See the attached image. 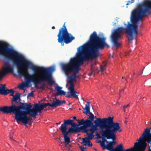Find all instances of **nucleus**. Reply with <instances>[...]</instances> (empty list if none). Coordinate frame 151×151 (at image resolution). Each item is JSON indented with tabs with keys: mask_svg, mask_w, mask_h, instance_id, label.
Segmentation results:
<instances>
[{
	"mask_svg": "<svg viewBox=\"0 0 151 151\" xmlns=\"http://www.w3.org/2000/svg\"><path fill=\"white\" fill-rule=\"evenodd\" d=\"M27 83L25 82H23L20 84L19 86V88L21 90L24 89V88L27 86Z\"/></svg>",
	"mask_w": 151,
	"mask_h": 151,
	"instance_id": "obj_27",
	"label": "nucleus"
},
{
	"mask_svg": "<svg viewBox=\"0 0 151 151\" xmlns=\"http://www.w3.org/2000/svg\"><path fill=\"white\" fill-rule=\"evenodd\" d=\"M81 99L82 100H83V101H84V99H83V98L82 97V98H81Z\"/></svg>",
	"mask_w": 151,
	"mask_h": 151,
	"instance_id": "obj_49",
	"label": "nucleus"
},
{
	"mask_svg": "<svg viewBox=\"0 0 151 151\" xmlns=\"http://www.w3.org/2000/svg\"><path fill=\"white\" fill-rule=\"evenodd\" d=\"M102 142V141L100 140H98V142L100 143V144H101V143Z\"/></svg>",
	"mask_w": 151,
	"mask_h": 151,
	"instance_id": "obj_42",
	"label": "nucleus"
},
{
	"mask_svg": "<svg viewBox=\"0 0 151 151\" xmlns=\"http://www.w3.org/2000/svg\"><path fill=\"white\" fill-rule=\"evenodd\" d=\"M61 122H60L58 123H56V125H58V124H60L61 123Z\"/></svg>",
	"mask_w": 151,
	"mask_h": 151,
	"instance_id": "obj_43",
	"label": "nucleus"
},
{
	"mask_svg": "<svg viewBox=\"0 0 151 151\" xmlns=\"http://www.w3.org/2000/svg\"><path fill=\"white\" fill-rule=\"evenodd\" d=\"M79 110H80H80H81V109L80 108H79Z\"/></svg>",
	"mask_w": 151,
	"mask_h": 151,
	"instance_id": "obj_53",
	"label": "nucleus"
},
{
	"mask_svg": "<svg viewBox=\"0 0 151 151\" xmlns=\"http://www.w3.org/2000/svg\"><path fill=\"white\" fill-rule=\"evenodd\" d=\"M148 129H151V121L150 122V127Z\"/></svg>",
	"mask_w": 151,
	"mask_h": 151,
	"instance_id": "obj_45",
	"label": "nucleus"
},
{
	"mask_svg": "<svg viewBox=\"0 0 151 151\" xmlns=\"http://www.w3.org/2000/svg\"><path fill=\"white\" fill-rule=\"evenodd\" d=\"M18 107H13L12 106V108H10L8 111V113H11L13 112L14 114L15 118V119L16 120L17 122L19 123L20 122H21L23 124H28V122L29 121L31 120L32 118H30L29 117L27 116L29 119V120L27 121V123L24 122L22 120V118L21 117L18 118V115H19L18 109L17 108Z\"/></svg>",
	"mask_w": 151,
	"mask_h": 151,
	"instance_id": "obj_12",
	"label": "nucleus"
},
{
	"mask_svg": "<svg viewBox=\"0 0 151 151\" xmlns=\"http://www.w3.org/2000/svg\"><path fill=\"white\" fill-rule=\"evenodd\" d=\"M56 101H53L55 108L58 106H60L63 104H65L66 103V101L65 100H60L56 99Z\"/></svg>",
	"mask_w": 151,
	"mask_h": 151,
	"instance_id": "obj_19",
	"label": "nucleus"
},
{
	"mask_svg": "<svg viewBox=\"0 0 151 151\" xmlns=\"http://www.w3.org/2000/svg\"><path fill=\"white\" fill-rule=\"evenodd\" d=\"M87 145L84 144L82 145L79 146V147L80 148L81 151H85V150L86 149Z\"/></svg>",
	"mask_w": 151,
	"mask_h": 151,
	"instance_id": "obj_30",
	"label": "nucleus"
},
{
	"mask_svg": "<svg viewBox=\"0 0 151 151\" xmlns=\"http://www.w3.org/2000/svg\"><path fill=\"white\" fill-rule=\"evenodd\" d=\"M114 122L113 117H109L107 118L101 119L100 118L97 119L94 122L95 125H91L89 127L91 128L88 130L91 133L94 134L95 132L98 130L97 127H100V133L103 137V133L106 130L108 129L110 126Z\"/></svg>",
	"mask_w": 151,
	"mask_h": 151,
	"instance_id": "obj_7",
	"label": "nucleus"
},
{
	"mask_svg": "<svg viewBox=\"0 0 151 151\" xmlns=\"http://www.w3.org/2000/svg\"><path fill=\"white\" fill-rule=\"evenodd\" d=\"M13 92L12 89H8L7 88H6L5 84H1V87H0V94L6 95L9 93H11V95H12Z\"/></svg>",
	"mask_w": 151,
	"mask_h": 151,
	"instance_id": "obj_15",
	"label": "nucleus"
},
{
	"mask_svg": "<svg viewBox=\"0 0 151 151\" xmlns=\"http://www.w3.org/2000/svg\"><path fill=\"white\" fill-rule=\"evenodd\" d=\"M151 130L148 129L147 128H146L142 135V136L139 139H137L138 142L135 143V146L137 145V148L139 147H142L146 149L147 145L146 142H147L150 144L149 146L151 147L150 149H151Z\"/></svg>",
	"mask_w": 151,
	"mask_h": 151,
	"instance_id": "obj_10",
	"label": "nucleus"
},
{
	"mask_svg": "<svg viewBox=\"0 0 151 151\" xmlns=\"http://www.w3.org/2000/svg\"><path fill=\"white\" fill-rule=\"evenodd\" d=\"M122 131V129L120 126L119 123L117 122H113L109 129L106 130L103 133V137H106L107 139H111L112 141H110L107 144V147L109 148L110 151H134L135 149H137V145L135 146L134 144L133 147L124 150L122 144L117 145L115 148H113V145L116 144L115 140L116 138V133L120 132Z\"/></svg>",
	"mask_w": 151,
	"mask_h": 151,
	"instance_id": "obj_4",
	"label": "nucleus"
},
{
	"mask_svg": "<svg viewBox=\"0 0 151 151\" xmlns=\"http://www.w3.org/2000/svg\"><path fill=\"white\" fill-rule=\"evenodd\" d=\"M87 128H86V129H83V127H81V129L83 130L85 133H86L87 136L85 137L84 138H82L81 139H85V140H87V139H89V140H91L94 137V135L93 134L91 133H88V132L89 131L88 129H87Z\"/></svg>",
	"mask_w": 151,
	"mask_h": 151,
	"instance_id": "obj_17",
	"label": "nucleus"
},
{
	"mask_svg": "<svg viewBox=\"0 0 151 151\" xmlns=\"http://www.w3.org/2000/svg\"><path fill=\"white\" fill-rule=\"evenodd\" d=\"M6 58L9 60H12L13 62V65L16 66L17 70V73L18 75L21 77H24L27 83L29 84L31 82H33L35 85V88L37 89H40V87H39L38 84L41 83L42 82L39 81V80L37 79L36 76V73L30 74L29 73V70L27 69V68L26 67L24 68L21 66L20 64H19L17 60H15L13 58H10L9 55L4 56Z\"/></svg>",
	"mask_w": 151,
	"mask_h": 151,
	"instance_id": "obj_6",
	"label": "nucleus"
},
{
	"mask_svg": "<svg viewBox=\"0 0 151 151\" xmlns=\"http://www.w3.org/2000/svg\"><path fill=\"white\" fill-rule=\"evenodd\" d=\"M106 40V37H100L96 32H93L90 36L89 41L83 47L80 46L78 48L79 53L77 58H71L68 62L63 63L79 72L80 67L84 61L93 59L98 57L99 50L104 49L105 46L110 47Z\"/></svg>",
	"mask_w": 151,
	"mask_h": 151,
	"instance_id": "obj_1",
	"label": "nucleus"
},
{
	"mask_svg": "<svg viewBox=\"0 0 151 151\" xmlns=\"http://www.w3.org/2000/svg\"><path fill=\"white\" fill-rule=\"evenodd\" d=\"M58 37V42L61 44L62 46L64 45V42L68 44L75 39V37L70 33L68 32L65 25V23L63 25L62 27L59 29Z\"/></svg>",
	"mask_w": 151,
	"mask_h": 151,
	"instance_id": "obj_8",
	"label": "nucleus"
},
{
	"mask_svg": "<svg viewBox=\"0 0 151 151\" xmlns=\"http://www.w3.org/2000/svg\"><path fill=\"white\" fill-rule=\"evenodd\" d=\"M60 130L61 132L63 135L64 136H68L69 134L70 133V132H69V130L68 131H66L67 129V128H66V130H65V131H63L62 128H60Z\"/></svg>",
	"mask_w": 151,
	"mask_h": 151,
	"instance_id": "obj_26",
	"label": "nucleus"
},
{
	"mask_svg": "<svg viewBox=\"0 0 151 151\" xmlns=\"http://www.w3.org/2000/svg\"><path fill=\"white\" fill-rule=\"evenodd\" d=\"M96 135L97 137V138L100 139L101 138V137L100 136V134L98 133V131H96L95 132Z\"/></svg>",
	"mask_w": 151,
	"mask_h": 151,
	"instance_id": "obj_33",
	"label": "nucleus"
},
{
	"mask_svg": "<svg viewBox=\"0 0 151 151\" xmlns=\"http://www.w3.org/2000/svg\"><path fill=\"white\" fill-rule=\"evenodd\" d=\"M13 93L12 95H11L12 93H10V96H13V98L12 99V102H14V101H16L18 100H19V101L21 100V99L20 98V94L18 93H16V94L15 95H14V93L15 92V91L13 90Z\"/></svg>",
	"mask_w": 151,
	"mask_h": 151,
	"instance_id": "obj_18",
	"label": "nucleus"
},
{
	"mask_svg": "<svg viewBox=\"0 0 151 151\" xmlns=\"http://www.w3.org/2000/svg\"><path fill=\"white\" fill-rule=\"evenodd\" d=\"M145 149L143 147H139L136 149L134 150V151H145ZM148 151H151V149H150V146L149 147Z\"/></svg>",
	"mask_w": 151,
	"mask_h": 151,
	"instance_id": "obj_25",
	"label": "nucleus"
},
{
	"mask_svg": "<svg viewBox=\"0 0 151 151\" xmlns=\"http://www.w3.org/2000/svg\"><path fill=\"white\" fill-rule=\"evenodd\" d=\"M122 91H124V89H122L120 91V92H121Z\"/></svg>",
	"mask_w": 151,
	"mask_h": 151,
	"instance_id": "obj_48",
	"label": "nucleus"
},
{
	"mask_svg": "<svg viewBox=\"0 0 151 151\" xmlns=\"http://www.w3.org/2000/svg\"><path fill=\"white\" fill-rule=\"evenodd\" d=\"M45 87V85L44 83H43L42 84L41 86L40 87V88H42V89H44Z\"/></svg>",
	"mask_w": 151,
	"mask_h": 151,
	"instance_id": "obj_38",
	"label": "nucleus"
},
{
	"mask_svg": "<svg viewBox=\"0 0 151 151\" xmlns=\"http://www.w3.org/2000/svg\"><path fill=\"white\" fill-rule=\"evenodd\" d=\"M47 106H49L53 108H55L53 101L52 102V104H50V103H47Z\"/></svg>",
	"mask_w": 151,
	"mask_h": 151,
	"instance_id": "obj_32",
	"label": "nucleus"
},
{
	"mask_svg": "<svg viewBox=\"0 0 151 151\" xmlns=\"http://www.w3.org/2000/svg\"><path fill=\"white\" fill-rule=\"evenodd\" d=\"M46 69L48 70L49 73H51V74L52 72L55 71V67L53 66L50 67L49 68H46Z\"/></svg>",
	"mask_w": 151,
	"mask_h": 151,
	"instance_id": "obj_31",
	"label": "nucleus"
},
{
	"mask_svg": "<svg viewBox=\"0 0 151 151\" xmlns=\"http://www.w3.org/2000/svg\"><path fill=\"white\" fill-rule=\"evenodd\" d=\"M3 77H2V76L0 74V80L2 79L3 78Z\"/></svg>",
	"mask_w": 151,
	"mask_h": 151,
	"instance_id": "obj_44",
	"label": "nucleus"
},
{
	"mask_svg": "<svg viewBox=\"0 0 151 151\" xmlns=\"http://www.w3.org/2000/svg\"><path fill=\"white\" fill-rule=\"evenodd\" d=\"M64 137L65 143V146L67 147V145L69 144L70 142V139L68 136H64Z\"/></svg>",
	"mask_w": 151,
	"mask_h": 151,
	"instance_id": "obj_24",
	"label": "nucleus"
},
{
	"mask_svg": "<svg viewBox=\"0 0 151 151\" xmlns=\"http://www.w3.org/2000/svg\"><path fill=\"white\" fill-rule=\"evenodd\" d=\"M62 88V87L59 86H57V87L55 88V89L58 91V92L56 93V95H66L65 92L63 90H61Z\"/></svg>",
	"mask_w": 151,
	"mask_h": 151,
	"instance_id": "obj_20",
	"label": "nucleus"
},
{
	"mask_svg": "<svg viewBox=\"0 0 151 151\" xmlns=\"http://www.w3.org/2000/svg\"><path fill=\"white\" fill-rule=\"evenodd\" d=\"M135 74V73L134 72L133 73V75H134Z\"/></svg>",
	"mask_w": 151,
	"mask_h": 151,
	"instance_id": "obj_51",
	"label": "nucleus"
},
{
	"mask_svg": "<svg viewBox=\"0 0 151 151\" xmlns=\"http://www.w3.org/2000/svg\"><path fill=\"white\" fill-rule=\"evenodd\" d=\"M86 102L87 104H86L85 107L84 108H83L84 109L86 110V111H84L83 113L86 114H89L90 115V116L86 120L83 119L81 120H77L80 125H83V126L81 127H83L84 129H86V128H89L91 126V125H93V121L94 119L96 118V117L94 116V115L90 111V102L87 101Z\"/></svg>",
	"mask_w": 151,
	"mask_h": 151,
	"instance_id": "obj_9",
	"label": "nucleus"
},
{
	"mask_svg": "<svg viewBox=\"0 0 151 151\" xmlns=\"http://www.w3.org/2000/svg\"><path fill=\"white\" fill-rule=\"evenodd\" d=\"M70 104H70H70H69V105H70Z\"/></svg>",
	"mask_w": 151,
	"mask_h": 151,
	"instance_id": "obj_57",
	"label": "nucleus"
},
{
	"mask_svg": "<svg viewBox=\"0 0 151 151\" xmlns=\"http://www.w3.org/2000/svg\"><path fill=\"white\" fill-rule=\"evenodd\" d=\"M61 67L62 70L67 76L72 73H73L72 75L68 77L67 82H73V80L78 77V76L77 74L79 71H76L75 70L72 69L71 67L63 63L61 64Z\"/></svg>",
	"mask_w": 151,
	"mask_h": 151,
	"instance_id": "obj_11",
	"label": "nucleus"
},
{
	"mask_svg": "<svg viewBox=\"0 0 151 151\" xmlns=\"http://www.w3.org/2000/svg\"><path fill=\"white\" fill-rule=\"evenodd\" d=\"M134 0H131V1H127V3L126 4V5H129L132 3H134Z\"/></svg>",
	"mask_w": 151,
	"mask_h": 151,
	"instance_id": "obj_34",
	"label": "nucleus"
},
{
	"mask_svg": "<svg viewBox=\"0 0 151 151\" xmlns=\"http://www.w3.org/2000/svg\"><path fill=\"white\" fill-rule=\"evenodd\" d=\"M125 122V123H127V122Z\"/></svg>",
	"mask_w": 151,
	"mask_h": 151,
	"instance_id": "obj_56",
	"label": "nucleus"
},
{
	"mask_svg": "<svg viewBox=\"0 0 151 151\" xmlns=\"http://www.w3.org/2000/svg\"><path fill=\"white\" fill-rule=\"evenodd\" d=\"M9 55L10 58H13L20 64L21 66L26 68H27L29 70L30 68L35 72H37L40 73L36 75V77L39 81L42 83L48 81L51 85L54 84V81L52 79V75L49 73V71L46 68L35 65L32 63L22 57L17 52L9 47L8 44L6 42L0 41V56Z\"/></svg>",
	"mask_w": 151,
	"mask_h": 151,
	"instance_id": "obj_3",
	"label": "nucleus"
},
{
	"mask_svg": "<svg viewBox=\"0 0 151 151\" xmlns=\"http://www.w3.org/2000/svg\"><path fill=\"white\" fill-rule=\"evenodd\" d=\"M68 83H70V95H66L65 96L68 98H70L71 97H73V98H76L78 100L79 99L78 98V96L76 94V93L77 94L78 93L76 92L74 90V85L73 84V82ZM68 93H69V92H68Z\"/></svg>",
	"mask_w": 151,
	"mask_h": 151,
	"instance_id": "obj_14",
	"label": "nucleus"
},
{
	"mask_svg": "<svg viewBox=\"0 0 151 151\" xmlns=\"http://www.w3.org/2000/svg\"><path fill=\"white\" fill-rule=\"evenodd\" d=\"M26 145H25V147H26Z\"/></svg>",
	"mask_w": 151,
	"mask_h": 151,
	"instance_id": "obj_55",
	"label": "nucleus"
},
{
	"mask_svg": "<svg viewBox=\"0 0 151 151\" xmlns=\"http://www.w3.org/2000/svg\"><path fill=\"white\" fill-rule=\"evenodd\" d=\"M72 120H73L70 119L65 120L64 121L63 123L62 124L60 128H62L63 131H65L66 128H67V126L68 125H70L72 124Z\"/></svg>",
	"mask_w": 151,
	"mask_h": 151,
	"instance_id": "obj_16",
	"label": "nucleus"
},
{
	"mask_svg": "<svg viewBox=\"0 0 151 151\" xmlns=\"http://www.w3.org/2000/svg\"><path fill=\"white\" fill-rule=\"evenodd\" d=\"M13 68L11 66V65L8 63H5L0 70V74L4 77L8 73L12 72Z\"/></svg>",
	"mask_w": 151,
	"mask_h": 151,
	"instance_id": "obj_13",
	"label": "nucleus"
},
{
	"mask_svg": "<svg viewBox=\"0 0 151 151\" xmlns=\"http://www.w3.org/2000/svg\"><path fill=\"white\" fill-rule=\"evenodd\" d=\"M70 125L72 126V127L73 128H75V127H76L77 124L73 123V120H72V124H70Z\"/></svg>",
	"mask_w": 151,
	"mask_h": 151,
	"instance_id": "obj_36",
	"label": "nucleus"
},
{
	"mask_svg": "<svg viewBox=\"0 0 151 151\" xmlns=\"http://www.w3.org/2000/svg\"><path fill=\"white\" fill-rule=\"evenodd\" d=\"M94 150H95V151H97V149H96V148H94Z\"/></svg>",
	"mask_w": 151,
	"mask_h": 151,
	"instance_id": "obj_50",
	"label": "nucleus"
},
{
	"mask_svg": "<svg viewBox=\"0 0 151 151\" xmlns=\"http://www.w3.org/2000/svg\"><path fill=\"white\" fill-rule=\"evenodd\" d=\"M104 137H103V138H102L103 141L102 142H105L106 141L107 143H108V142L107 141V140L106 139H104Z\"/></svg>",
	"mask_w": 151,
	"mask_h": 151,
	"instance_id": "obj_40",
	"label": "nucleus"
},
{
	"mask_svg": "<svg viewBox=\"0 0 151 151\" xmlns=\"http://www.w3.org/2000/svg\"><path fill=\"white\" fill-rule=\"evenodd\" d=\"M69 146H70V147H71V146L70 145H69Z\"/></svg>",
	"mask_w": 151,
	"mask_h": 151,
	"instance_id": "obj_52",
	"label": "nucleus"
},
{
	"mask_svg": "<svg viewBox=\"0 0 151 151\" xmlns=\"http://www.w3.org/2000/svg\"><path fill=\"white\" fill-rule=\"evenodd\" d=\"M129 104H128L127 105H124V106H123V111H124V112H125V109H126V108H127V107H129Z\"/></svg>",
	"mask_w": 151,
	"mask_h": 151,
	"instance_id": "obj_37",
	"label": "nucleus"
},
{
	"mask_svg": "<svg viewBox=\"0 0 151 151\" xmlns=\"http://www.w3.org/2000/svg\"><path fill=\"white\" fill-rule=\"evenodd\" d=\"M28 95L29 96H33V91H32L31 92L29 93Z\"/></svg>",
	"mask_w": 151,
	"mask_h": 151,
	"instance_id": "obj_39",
	"label": "nucleus"
},
{
	"mask_svg": "<svg viewBox=\"0 0 151 151\" xmlns=\"http://www.w3.org/2000/svg\"><path fill=\"white\" fill-rule=\"evenodd\" d=\"M41 107L42 108V110L43 109L44 107L47 106V103H44L41 104Z\"/></svg>",
	"mask_w": 151,
	"mask_h": 151,
	"instance_id": "obj_35",
	"label": "nucleus"
},
{
	"mask_svg": "<svg viewBox=\"0 0 151 151\" xmlns=\"http://www.w3.org/2000/svg\"><path fill=\"white\" fill-rule=\"evenodd\" d=\"M91 72L89 75L90 76L93 74L94 75L95 73H98L100 71L99 70H98L97 68H96L93 64H92L91 65Z\"/></svg>",
	"mask_w": 151,
	"mask_h": 151,
	"instance_id": "obj_21",
	"label": "nucleus"
},
{
	"mask_svg": "<svg viewBox=\"0 0 151 151\" xmlns=\"http://www.w3.org/2000/svg\"><path fill=\"white\" fill-rule=\"evenodd\" d=\"M81 129V128L78 127H75V128H73L72 127H70L69 128V132L71 133H76L80 132Z\"/></svg>",
	"mask_w": 151,
	"mask_h": 151,
	"instance_id": "obj_22",
	"label": "nucleus"
},
{
	"mask_svg": "<svg viewBox=\"0 0 151 151\" xmlns=\"http://www.w3.org/2000/svg\"><path fill=\"white\" fill-rule=\"evenodd\" d=\"M10 139L11 140H13L15 141V140L13 139V137H12L10 136Z\"/></svg>",
	"mask_w": 151,
	"mask_h": 151,
	"instance_id": "obj_41",
	"label": "nucleus"
},
{
	"mask_svg": "<svg viewBox=\"0 0 151 151\" xmlns=\"http://www.w3.org/2000/svg\"><path fill=\"white\" fill-rule=\"evenodd\" d=\"M122 79H123V78H124V77H122Z\"/></svg>",
	"mask_w": 151,
	"mask_h": 151,
	"instance_id": "obj_54",
	"label": "nucleus"
},
{
	"mask_svg": "<svg viewBox=\"0 0 151 151\" xmlns=\"http://www.w3.org/2000/svg\"><path fill=\"white\" fill-rule=\"evenodd\" d=\"M101 146L102 147L103 150L105 149H106L109 150V148L107 147V145L106 146L105 145V142H102L100 144Z\"/></svg>",
	"mask_w": 151,
	"mask_h": 151,
	"instance_id": "obj_29",
	"label": "nucleus"
},
{
	"mask_svg": "<svg viewBox=\"0 0 151 151\" xmlns=\"http://www.w3.org/2000/svg\"><path fill=\"white\" fill-rule=\"evenodd\" d=\"M82 141V142H81V143H85V144H87V145L89 147H91L92 146V143L91 142L90 140H89V139H87V140H85V139H81Z\"/></svg>",
	"mask_w": 151,
	"mask_h": 151,
	"instance_id": "obj_23",
	"label": "nucleus"
},
{
	"mask_svg": "<svg viewBox=\"0 0 151 151\" xmlns=\"http://www.w3.org/2000/svg\"><path fill=\"white\" fill-rule=\"evenodd\" d=\"M76 119V116H74L73 117V119Z\"/></svg>",
	"mask_w": 151,
	"mask_h": 151,
	"instance_id": "obj_46",
	"label": "nucleus"
},
{
	"mask_svg": "<svg viewBox=\"0 0 151 151\" xmlns=\"http://www.w3.org/2000/svg\"><path fill=\"white\" fill-rule=\"evenodd\" d=\"M106 63H104L103 65H100V68L101 70L100 71H101V72H102L103 71L106 70Z\"/></svg>",
	"mask_w": 151,
	"mask_h": 151,
	"instance_id": "obj_28",
	"label": "nucleus"
},
{
	"mask_svg": "<svg viewBox=\"0 0 151 151\" xmlns=\"http://www.w3.org/2000/svg\"><path fill=\"white\" fill-rule=\"evenodd\" d=\"M52 29H54L55 28V27L54 26H52Z\"/></svg>",
	"mask_w": 151,
	"mask_h": 151,
	"instance_id": "obj_47",
	"label": "nucleus"
},
{
	"mask_svg": "<svg viewBox=\"0 0 151 151\" xmlns=\"http://www.w3.org/2000/svg\"><path fill=\"white\" fill-rule=\"evenodd\" d=\"M151 13V1L139 4L137 7L132 12V23L128 22L125 29L122 27H119L112 33L111 40L115 46L118 47L120 45L118 40L122 38L121 33L123 31H125L129 36L128 37L129 41H132L134 39L133 35L136 36L138 33L137 22L139 21H142L144 16H148Z\"/></svg>",
	"mask_w": 151,
	"mask_h": 151,
	"instance_id": "obj_2",
	"label": "nucleus"
},
{
	"mask_svg": "<svg viewBox=\"0 0 151 151\" xmlns=\"http://www.w3.org/2000/svg\"><path fill=\"white\" fill-rule=\"evenodd\" d=\"M32 106L31 104L22 103L19 106L17 107L18 109L19 115L18 118L21 117L24 122L27 123V121L29 120L27 115L29 114V116L36 118L38 113L41 112L42 108L41 105L36 104L33 109H31Z\"/></svg>",
	"mask_w": 151,
	"mask_h": 151,
	"instance_id": "obj_5",
	"label": "nucleus"
}]
</instances>
